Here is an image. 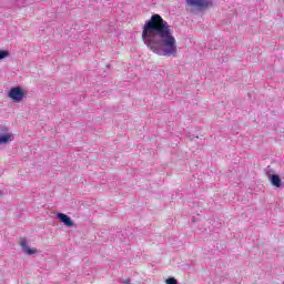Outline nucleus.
<instances>
[{
  "instance_id": "nucleus-8",
  "label": "nucleus",
  "mask_w": 284,
  "mask_h": 284,
  "mask_svg": "<svg viewBox=\"0 0 284 284\" xmlns=\"http://www.w3.org/2000/svg\"><path fill=\"white\" fill-rule=\"evenodd\" d=\"M8 57H10V51L0 50V61L1 59H6Z\"/></svg>"
},
{
  "instance_id": "nucleus-2",
  "label": "nucleus",
  "mask_w": 284,
  "mask_h": 284,
  "mask_svg": "<svg viewBox=\"0 0 284 284\" xmlns=\"http://www.w3.org/2000/svg\"><path fill=\"white\" fill-rule=\"evenodd\" d=\"M8 97L13 101V103H21V101L26 99V92H23L21 87H14L10 89Z\"/></svg>"
},
{
  "instance_id": "nucleus-9",
  "label": "nucleus",
  "mask_w": 284,
  "mask_h": 284,
  "mask_svg": "<svg viewBox=\"0 0 284 284\" xmlns=\"http://www.w3.org/2000/svg\"><path fill=\"white\" fill-rule=\"evenodd\" d=\"M165 283H166V284H179V282H178L176 278H174V277L166 278V280H165Z\"/></svg>"
},
{
  "instance_id": "nucleus-4",
  "label": "nucleus",
  "mask_w": 284,
  "mask_h": 284,
  "mask_svg": "<svg viewBox=\"0 0 284 284\" xmlns=\"http://www.w3.org/2000/svg\"><path fill=\"white\" fill-rule=\"evenodd\" d=\"M57 216L59 221H61L62 223H64V225H67V227H72L74 225V222H72L70 216L65 215L64 213H58Z\"/></svg>"
},
{
  "instance_id": "nucleus-1",
  "label": "nucleus",
  "mask_w": 284,
  "mask_h": 284,
  "mask_svg": "<svg viewBox=\"0 0 284 284\" xmlns=\"http://www.w3.org/2000/svg\"><path fill=\"white\" fill-rule=\"evenodd\" d=\"M142 41L159 57H176L179 48L174 31L160 14H153L142 28Z\"/></svg>"
},
{
  "instance_id": "nucleus-3",
  "label": "nucleus",
  "mask_w": 284,
  "mask_h": 284,
  "mask_svg": "<svg viewBox=\"0 0 284 284\" xmlns=\"http://www.w3.org/2000/svg\"><path fill=\"white\" fill-rule=\"evenodd\" d=\"M191 8H207V0H185Z\"/></svg>"
},
{
  "instance_id": "nucleus-10",
  "label": "nucleus",
  "mask_w": 284,
  "mask_h": 284,
  "mask_svg": "<svg viewBox=\"0 0 284 284\" xmlns=\"http://www.w3.org/2000/svg\"><path fill=\"white\" fill-rule=\"evenodd\" d=\"M124 283H125V284H130V280H125Z\"/></svg>"
},
{
  "instance_id": "nucleus-7",
  "label": "nucleus",
  "mask_w": 284,
  "mask_h": 284,
  "mask_svg": "<svg viewBox=\"0 0 284 284\" xmlns=\"http://www.w3.org/2000/svg\"><path fill=\"white\" fill-rule=\"evenodd\" d=\"M10 134L0 135V143H8L10 141Z\"/></svg>"
},
{
  "instance_id": "nucleus-6",
  "label": "nucleus",
  "mask_w": 284,
  "mask_h": 284,
  "mask_svg": "<svg viewBox=\"0 0 284 284\" xmlns=\"http://www.w3.org/2000/svg\"><path fill=\"white\" fill-rule=\"evenodd\" d=\"M20 246L24 248L26 254H37V248H30V246H28V242L23 239H20Z\"/></svg>"
},
{
  "instance_id": "nucleus-5",
  "label": "nucleus",
  "mask_w": 284,
  "mask_h": 284,
  "mask_svg": "<svg viewBox=\"0 0 284 284\" xmlns=\"http://www.w3.org/2000/svg\"><path fill=\"white\" fill-rule=\"evenodd\" d=\"M268 179L274 187H281V185H283V182L281 181V176H278V174H271L268 175Z\"/></svg>"
}]
</instances>
